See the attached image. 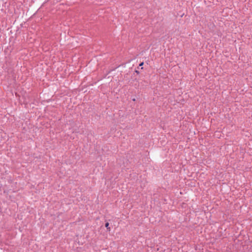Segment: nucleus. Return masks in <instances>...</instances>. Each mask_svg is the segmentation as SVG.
<instances>
[{
	"label": "nucleus",
	"mask_w": 252,
	"mask_h": 252,
	"mask_svg": "<svg viewBox=\"0 0 252 252\" xmlns=\"http://www.w3.org/2000/svg\"><path fill=\"white\" fill-rule=\"evenodd\" d=\"M143 64H144V63H143V62H142V63H141L139 64V66H142V65H143Z\"/></svg>",
	"instance_id": "obj_2"
},
{
	"label": "nucleus",
	"mask_w": 252,
	"mask_h": 252,
	"mask_svg": "<svg viewBox=\"0 0 252 252\" xmlns=\"http://www.w3.org/2000/svg\"><path fill=\"white\" fill-rule=\"evenodd\" d=\"M109 223L108 222H106L105 223V227L107 228V230L110 231L111 230V228L109 227Z\"/></svg>",
	"instance_id": "obj_1"
}]
</instances>
